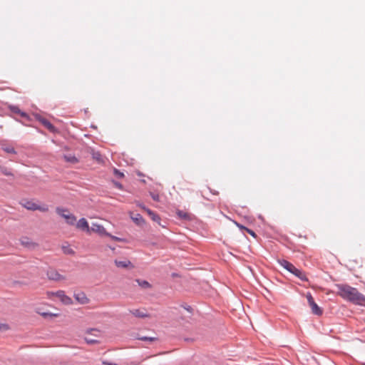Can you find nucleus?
Wrapping results in <instances>:
<instances>
[{
	"instance_id": "2eb2a0df",
	"label": "nucleus",
	"mask_w": 365,
	"mask_h": 365,
	"mask_svg": "<svg viewBox=\"0 0 365 365\" xmlns=\"http://www.w3.org/2000/svg\"><path fill=\"white\" fill-rule=\"evenodd\" d=\"M92 332L97 333V332H98V331L96 329H91V330L87 331L86 335L84 336V339L88 344H97L98 342L97 339H92L89 336V334H91Z\"/></svg>"
},
{
	"instance_id": "0eeeda50",
	"label": "nucleus",
	"mask_w": 365,
	"mask_h": 365,
	"mask_svg": "<svg viewBox=\"0 0 365 365\" xmlns=\"http://www.w3.org/2000/svg\"><path fill=\"white\" fill-rule=\"evenodd\" d=\"M307 299L309 303V305L310 306L312 309V312L313 314L320 316L322 314V309L315 303L314 298L312 297V294L310 293H308L307 294Z\"/></svg>"
},
{
	"instance_id": "dca6fc26",
	"label": "nucleus",
	"mask_w": 365,
	"mask_h": 365,
	"mask_svg": "<svg viewBox=\"0 0 365 365\" xmlns=\"http://www.w3.org/2000/svg\"><path fill=\"white\" fill-rule=\"evenodd\" d=\"M115 264L116 267L121 268H128L129 267H132V264L129 260L120 261L116 259L115 260Z\"/></svg>"
},
{
	"instance_id": "1a4fd4ad",
	"label": "nucleus",
	"mask_w": 365,
	"mask_h": 365,
	"mask_svg": "<svg viewBox=\"0 0 365 365\" xmlns=\"http://www.w3.org/2000/svg\"><path fill=\"white\" fill-rule=\"evenodd\" d=\"M76 227L78 230L86 232V233H91L90 227L88 221L85 218H81L78 222L75 223Z\"/></svg>"
},
{
	"instance_id": "2f4dec72",
	"label": "nucleus",
	"mask_w": 365,
	"mask_h": 365,
	"mask_svg": "<svg viewBox=\"0 0 365 365\" xmlns=\"http://www.w3.org/2000/svg\"><path fill=\"white\" fill-rule=\"evenodd\" d=\"M14 112H16V113H20V110L18 109V108H16L15 110H14Z\"/></svg>"
},
{
	"instance_id": "ddd939ff",
	"label": "nucleus",
	"mask_w": 365,
	"mask_h": 365,
	"mask_svg": "<svg viewBox=\"0 0 365 365\" xmlns=\"http://www.w3.org/2000/svg\"><path fill=\"white\" fill-rule=\"evenodd\" d=\"M130 218L138 226H142L145 224V220L140 214H134L132 212H129Z\"/></svg>"
},
{
	"instance_id": "f704fd0d",
	"label": "nucleus",
	"mask_w": 365,
	"mask_h": 365,
	"mask_svg": "<svg viewBox=\"0 0 365 365\" xmlns=\"http://www.w3.org/2000/svg\"><path fill=\"white\" fill-rule=\"evenodd\" d=\"M118 187H121V185L120 184H118Z\"/></svg>"
},
{
	"instance_id": "b1692460",
	"label": "nucleus",
	"mask_w": 365,
	"mask_h": 365,
	"mask_svg": "<svg viewBox=\"0 0 365 365\" xmlns=\"http://www.w3.org/2000/svg\"><path fill=\"white\" fill-rule=\"evenodd\" d=\"M93 158L99 162L101 161V155L99 153H93Z\"/></svg>"
},
{
	"instance_id": "20e7f679",
	"label": "nucleus",
	"mask_w": 365,
	"mask_h": 365,
	"mask_svg": "<svg viewBox=\"0 0 365 365\" xmlns=\"http://www.w3.org/2000/svg\"><path fill=\"white\" fill-rule=\"evenodd\" d=\"M56 213L62 217L69 225H74L76 222V217L74 215L71 213L68 210L57 207L56 210Z\"/></svg>"
},
{
	"instance_id": "9d476101",
	"label": "nucleus",
	"mask_w": 365,
	"mask_h": 365,
	"mask_svg": "<svg viewBox=\"0 0 365 365\" xmlns=\"http://www.w3.org/2000/svg\"><path fill=\"white\" fill-rule=\"evenodd\" d=\"M73 297L75 300L80 304H87L90 302L88 297L83 292L74 293Z\"/></svg>"
},
{
	"instance_id": "393cba45",
	"label": "nucleus",
	"mask_w": 365,
	"mask_h": 365,
	"mask_svg": "<svg viewBox=\"0 0 365 365\" xmlns=\"http://www.w3.org/2000/svg\"><path fill=\"white\" fill-rule=\"evenodd\" d=\"M136 205L138 207H139L140 208H141L142 210H143L145 212H146V210H148V208H147L143 204L140 203V202H136Z\"/></svg>"
},
{
	"instance_id": "f8f14e48",
	"label": "nucleus",
	"mask_w": 365,
	"mask_h": 365,
	"mask_svg": "<svg viewBox=\"0 0 365 365\" xmlns=\"http://www.w3.org/2000/svg\"><path fill=\"white\" fill-rule=\"evenodd\" d=\"M163 191V186L162 185L159 184L157 185L153 191H150V195L153 200L156 202L160 201V193H161Z\"/></svg>"
},
{
	"instance_id": "473e14b6",
	"label": "nucleus",
	"mask_w": 365,
	"mask_h": 365,
	"mask_svg": "<svg viewBox=\"0 0 365 365\" xmlns=\"http://www.w3.org/2000/svg\"><path fill=\"white\" fill-rule=\"evenodd\" d=\"M41 315L43 316V317H46V316L48 315V314L47 313H42Z\"/></svg>"
},
{
	"instance_id": "72a5a7b5",
	"label": "nucleus",
	"mask_w": 365,
	"mask_h": 365,
	"mask_svg": "<svg viewBox=\"0 0 365 365\" xmlns=\"http://www.w3.org/2000/svg\"><path fill=\"white\" fill-rule=\"evenodd\" d=\"M21 115L22 116H26V113H21Z\"/></svg>"
},
{
	"instance_id": "9b49d317",
	"label": "nucleus",
	"mask_w": 365,
	"mask_h": 365,
	"mask_svg": "<svg viewBox=\"0 0 365 365\" xmlns=\"http://www.w3.org/2000/svg\"><path fill=\"white\" fill-rule=\"evenodd\" d=\"M130 313L138 318H147L150 317L145 308L131 309Z\"/></svg>"
},
{
	"instance_id": "aec40b11",
	"label": "nucleus",
	"mask_w": 365,
	"mask_h": 365,
	"mask_svg": "<svg viewBox=\"0 0 365 365\" xmlns=\"http://www.w3.org/2000/svg\"><path fill=\"white\" fill-rule=\"evenodd\" d=\"M146 212L153 221L160 223V217H159L158 215H157L150 209L146 210Z\"/></svg>"
},
{
	"instance_id": "c756f323",
	"label": "nucleus",
	"mask_w": 365,
	"mask_h": 365,
	"mask_svg": "<svg viewBox=\"0 0 365 365\" xmlns=\"http://www.w3.org/2000/svg\"><path fill=\"white\" fill-rule=\"evenodd\" d=\"M236 225H237V226L239 228H240L241 230H246V229H247V227H244V226H242V225H240V224H238V223H236Z\"/></svg>"
},
{
	"instance_id": "423d86ee",
	"label": "nucleus",
	"mask_w": 365,
	"mask_h": 365,
	"mask_svg": "<svg viewBox=\"0 0 365 365\" xmlns=\"http://www.w3.org/2000/svg\"><path fill=\"white\" fill-rule=\"evenodd\" d=\"M47 277L50 280L60 282L66 279L64 275L61 274L56 269L50 268L46 272Z\"/></svg>"
},
{
	"instance_id": "7c9ffc66",
	"label": "nucleus",
	"mask_w": 365,
	"mask_h": 365,
	"mask_svg": "<svg viewBox=\"0 0 365 365\" xmlns=\"http://www.w3.org/2000/svg\"><path fill=\"white\" fill-rule=\"evenodd\" d=\"M103 364L105 365H117L115 364H112V363L107 362V361H103Z\"/></svg>"
},
{
	"instance_id": "f03ea898",
	"label": "nucleus",
	"mask_w": 365,
	"mask_h": 365,
	"mask_svg": "<svg viewBox=\"0 0 365 365\" xmlns=\"http://www.w3.org/2000/svg\"><path fill=\"white\" fill-rule=\"evenodd\" d=\"M277 262L279 264L287 269L290 273L293 274L302 281H307V278L304 272H302L300 269H297L292 264L291 262H288L286 259H278Z\"/></svg>"
},
{
	"instance_id": "4468645a",
	"label": "nucleus",
	"mask_w": 365,
	"mask_h": 365,
	"mask_svg": "<svg viewBox=\"0 0 365 365\" xmlns=\"http://www.w3.org/2000/svg\"><path fill=\"white\" fill-rule=\"evenodd\" d=\"M21 244L28 248H35L37 246V244L32 242L28 237H24L20 240Z\"/></svg>"
},
{
	"instance_id": "7ed1b4c3",
	"label": "nucleus",
	"mask_w": 365,
	"mask_h": 365,
	"mask_svg": "<svg viewBox=\"0 0 365 365\" xmlns=\"http://www.w3.org/2000/svg\"><path fill=\"white\" fill-rule=\"evenodd\" d=\"M21 205L28 210H39L42 212L48 211V207L46 205H39L34 200H24L20 202Z\"/></svg>"
},
{
	"instance_id": "4be33fe9",
	"label": "nucleus",
	"mask_w": 365,
	"mask_h": 365,
	"mask_svg": "<svg viewBox=\"0 0 365 365\" xmlns=\"http://www.w3.org/2000/svg\"><path fill=\"white\" fill-rule=\"evenodd\" d=\"M136 282H138L139 286H140L143 288H150V283L147 281H145V280L141 281L140 279H137Z\"/></svg>"
},
{
	"instance_id": "f3484780",
	"label": "nucleus",
	"mask_w": 365,
	"mask_h": 365,
	"mask_svg": "<svg viewBox=\"0 0 365 365\" xmlns=\"http://www.w3.org/2000/svg\"><path fill=\"white\" fill-rule=\"evenodd\" d=\"M40 122L48 130H49L51 132H55L56 128L55 127L46 119L45 118H40Z\"/></svg>"
},
{
	"instance_id": "39448f33",
	"label": "nucleus",
	"mask_w": 365,
	"mask_h": 365,
	"mask_svg": "<svg viewBox=\"0 0 365 365\" xmlns=\"http://www.w3.org/2000/svg\"><path fill=\"white\" fill-rule=\"evenodd\" d=\"M90 230H91V232H93L97 233L100 236H108L115 240H117V241L120 240L118 237L112 236L110 234H109L106 230L105 227L103 225H99L98 223H92V225L90 227Z\"/></svg>"
},
{
	"instance_id": "6e6552de",
	"label": "nucleus",
	"mask_w": 365,
	"mask_h": 365,
	"mask_svg": "<svg viewBox=\"0 0 365 365\" xmlns=\"http://www.w3.org/2000/svg\"><path fill=\"white\" fill-rule=\"evenodd\" d=\"M52 295L56 296L64 304L70 305L73 304L72 299L67 296L63 290H59L55 293H52Z\"/></svg>"
},
{
	"instance_id": "bb28decb",
	"label": "nucleus",
	"mask_w": 365,
	"mask_h": 365,
	"mask_svg": "<svg viewBox=\"0 0 365 365\" xmlns=\"http://www.w3.org/2000/svg\"><path fill=\"white\" fill-rule=\"evenodd\" d=\"M114 173L118 178H122L124 175L123 173L120 172L118 170H115Z\"/></svg>"
},
{
	"instance_id": "6ab92c4d",
	"label": "nucleus",
	"mask_w": 365,
	"mask_h": 365,
	"mask_svg": "<svg viewBox=\"0 0 365 365\" xmlns=\"http://www.w3.org/2000/svg\"><path fill=\"white\" fill-rule=\"evenodd\" d=\"M63 158L66 162L72 164H76L78 162L77 158L73 155H65Z\"/></svg>"
},
{
	"instance_id": "c85d7f7f",
	"label": "nucleus",
	"mask_w": 365,
	"mask_h": 365,
	"mask_svg": "<svg viewBox=\"0 0 365 365\" xmlns=\"http://www.w3.org/2000/svg\"><path fill=\"white\" fill-rule=\"evenodd\" d=\"M2 173L5 175H12V173L9 171L7 170L6 168H4L2 169Z\"/></svg>"
},
{
	"instance_id": "cd10ccee",
	"label": "nucleus",
	"mask_w": 365,
	"mask_h": 365,
	"mask_svg": "<svg viewBox=\"0 0 365 365\" xmlns=\"http://www.w3.org/2000/svg\"><path fill=\"white\" fill-rule=\"evenodd\" d=\"M246 231H247L250 235H251L253 237H255H255H257V235H256L255 232L254 231H252V230L247 228V229H246Z\"/></svg>"
},
{
	"instance_id": "412c9836",
	"label": "nucleus",
	"mask_w": 365,
	"mask_h": 365,
	"mask_svg": "<svg viewBox=\"0 0 365 365\" xmlns=\"http://www.w3.org/2000/svg\"><path fill=\"white\" fill-rule=\"evenodd\" d=\"M2 150L7 153L16 154V152L12 145H2Z\"/></svg>"
},
{
	"instance_id": "f257e3e1",
	"label": "nucleus",
	"mask_w": 365,
	"mask_h": 365,
	"mask_svg": "<svg viewBox=\"0 0 365 365\" xmlns=\"http://www.w3.org/2000/svg\"><path fill=\"white\" fill-rule=\"evenodd\" d=\"M338 287V295L344 299L355 304L365 306V296L356 288L347 284H340Z\"/></svg>"
},
{
	"instance_id": "a211bd4d",
	"label": "nucleus",
	"mask_w": 365,
	"mask_h": 365,
	"mask_svg": "<svg viewBox=\"0 0 365 365\" xmlns=\"http://www.w3.org/2000/svg\"><path fill=\"white\" fill-rule=\"evenodd\" d=\"M177 215L179 218L185 220H191V215L190 213L182 211V210H178L176 212Z\"/></svg>"
},
{
	"instance_id": "5701e85b",
	"label": "nucleus",
	"mask_w": 365,
	"mask_h": 365,
	"mask_svg": "<svg viewBox=\"0 0 365 365\" xmlns=\"http://www.w3.org/2000/svg\"><path fill=\"white\" fill-rule=\"evenodd\" d=\"M138 339L142 341H148L150 342H152V341H154L155 340H156V338L148 337V336H141V337H139Z\"/></svg>"
},
{
	"instance_id": "a878e982",
	"label": "nucleus",
	"mask_w": 365,
	"mask_h": 365,
	"mask_svg": "<svg viewBox=\"0 0 365 365\" xmlns=\"http://www.w3.org/2000/svg\"><path fill=\"white\" fill-rule=\"evenodd\" d=\"M9 329V326L6 324H0V330L6 331Z\"/></svg>"
}]
</instances>
